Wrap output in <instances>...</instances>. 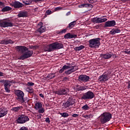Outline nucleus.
Segmentation results:
<instances>
[{
  "label": "nucleus",
  "instance_id": "obj_1",
  "mask_svg": "<svg viewBox=\"0 0 130 130\" xmlns=\"http://www.w3.org/2000/svg\"><path fill=\"white\" fill-rule=\"evenodd\" d=\"M15 48L18 52L22 54V55L19 57V59L24 60L25 58H29V57H31V55H33V51L29 50V49L26 46H17Z\"/></svg>",
  "mask_w": 130,
  "mask_h": 130
},
{
  "label": "nucleus",
  "instance_id": "obj_2",
  "mask_svg": "<svg viewBox=\"0 0 130 130\" xmlns=\"http://www.w3.org/2000/svg\"><path fill=\"white\" fill-rule=\"evenodd\" d=\"M15 93L16 95V99L18 102H20V103H26L29 101L28 100H25L24 98L25 94L21 90L19 89L16 90H15Z\"/></svg>",
  "mask_w": 130,
  "mask_h": 130
},
{
  "label": "nucleus",
  "instance_id": "obj_3",
  "mask_svg": "<svg viewBox=\"0 0 130 130\" xmlns=\"http://www.w3.org/2000/svg\"><path fill=\"white\" fill-rule=\"evenodd\" d=\"M111 118H112V115L110 113L105 112L101 114L100 121L102 124H104L110 121Z\"/></svg>",
  "mask_w": 130,
  "mask_h": 130
},
{
  "label": "nucleus",
  "instance_id": "obj_4",
  "mask_svg": "<svg viewBox=\"0 0 130 130\" xmlns=\"http://www.w3.org/2000/svg\"><path fill=\"white\" fill-rule=\"evenodd\" d=\"M101 40V39L100 38H96L90 40L88 41L89 47H91V48H99L101 44L100 43Z\"/></svg>",
  "mask_w": 130,
  "mask_h": 130
},
{
  "label": "nucleus",
  "instance_id": "obj_5",
  "mask_svg": "<svg viewBox=\"0 0 130 130\" xmlns=\"http://www.w3.org/2000/svg\"><path fill=\"white\" fill-rule=\"evenodd\" d=\"M75 104V100L73 98H69L66 102H64L62 104V108L66 109L70 108L71 106Z\"/></svg>",
  "mask_w": 130,
  "mask_h": 130
},
{
  "label": "nucleus",
  "instance_id": "obj_6",
  "mask_svg": "<svg viewBox=\"0 0 130 130\" xmlns=\"http://www.w3.org/2000/svg\"><path fill=\"white\" fill-rule=\"evenodd\" d=\"M14 23L11 22L10 19H4L0 21V27L7 28L8 27H13Z\"/></svg>",
  "mask_w": 130,
  "mask_h": 130
},
{
  "label": "nucleus",
  "instance_id": "obj_7",
  "mask_svg": "<svg viewBox=\"0 0 130 130\" xmlns=\"http://www.w3.org/2000/svg\"><path fill=\"white\" fill-rule=\"evenodd\" d=\"M94 97H95L94 92L89 90L83 94L81 99L83 100H91V99H93Z\"/></svg>",
  "mask_w": 130,
  "mask_h": 130
},
{
  "label": "nucleus",
  "instance_id": "obj_8",
  "mask_svg": "<svg viewBox=\"0 0 130 130\" xmlns=\"http://www.w3.org/2000/svg\"><path fill=\"white\" fill-rule=\"evenodd\" d=\"M70 90L68 88H60L57 90L54 91V94L59 96H66L69 94Z\"/></svg>",
  "mask_w": 130,
  "mask_h": 130
},
{
  "label": "nucleus",
  "instance_id": "obj_9",
  "mask_svg": "<svg viewBox=\"0 0 130 130\" xmlns=\"http://www.w3.org/2000/svg\"><path fill=\"white\" fill-rule=\"evenodd\" d=\"M29 119L27 116L24 115H20L17 119L16 120L17 123H19L20 124H23L25 123L27 121H29Z\"/></svg>",
  "mask_w": 130,
  "mask_h": 130
},
{
  "label": "nucleus",
  "instance_id": "obj_10",
  "mask_svg": "<svg viewBox=\"0 0 130 130\" xmlns=\"http://www.w3.org/2000/svg\"><path fill=\"white\" fill-rule=\"evenodd\" d=\"M50 44L52 48V51L56 50V49H60L63 47V45L58 42H54Z\"/></svg>",
  "mask_w": 130,
  "mask_h": 130
},
{
  "label": "nucleus",
  "instance_id": "obj_11",
  "mask_svg": "<svg viewBox=\"0 0 130 130\" xmlns=\"http://www.w3.org/2000/svg\"><path fill=\"white\" fill-rule=\"evenodd\" d=\"M89 80H90V77L86 75H81L78 79V81L80 83H87V82H89Z\"/></svg>",
  "mask_w": 130,
  "mask_h": 130
},
{
  "label": "nucleus",
  "instance_id": "obj_12",
  "mask_svg": "<svg viewBox=\"0 0 130 130\" xmlns=\"http://www.w3.org/2000/svg\"><path fill=\"white\" fill-rule=\"evenodd\" d=\"M11 7H13L14 9H20L24 7V5L19 1H14L12 4H10Z\"/></svg>",
  "mask_w": 130,
  "mask_h": 130
},
{
  "label": "nucleus",
  "instance_id": "obj_13",
  "mask_svg": "<svg viewBox=\"0 0 130 130\" xmlns=\"http://www.w3.org/2000/svg\"><path fill=\"white\" fill-rule=\"evenodd\" d=\"M8 109L5 107H2L0 108V118L1 117H4V116H6L7 114H8Z\"/></svg>",
  "mask_w": 130,
  "mask_h": 130
},
{
  "label": "nucleus",
  "instance_id": "obj_14",
  "mask_svg": "<svg viewBox=\"0 0 130 130\" xmlns=\"http://www.w3.org/2000/svg\"><path fill=\"white\" fill-rule=\"evenodd\" d=\"M109 80V78L108 77V75L106 74H103L102 76L99 77V81L101 82V83H103V82H107Z\"/></svg>",
  "mask_w": 130,
  "mask_h": 130
},
{
  "label": "nucleus",
  "instance_id": "obj_15",
  "mask_svg": "<svg viewBox=\"0 0 130 130\" xmlns=\"http://www.w3.org/2000/svg\"><path fill=\"white\" fill-rule=\"evenodd\" d=\"M116 24V23L114 20L108 21L105 22L104 27L105 28H106V27H113Z\"/></svg>",
  "mask_w": 130,
  "mask_h": 130
},
{
  "label": "nucleus",
  "instance_id": "obj_16",
  "mask_svg": "<svg viewBox=\"0 0 130 130\" xmlns=\"http://www.w3.org/2000/svg\"><path fill=\"white\" fill-rule=\"evenodd\" d=\"M11 84L10 83V80H7L4 84V89L7 93H10L11 90H10V87H11Z\"/></svg>",
  "mask_w": 130,
  "mask_h": 130
},
{
  "label": "nucleus",
  "instance_id": "obj_17",
  "mask_svg": "<svg viewBox=\"0 0 130 130\" xmlns=\"http://www.w3.org/2000/svg\"><path fill=\"white\" fill-rule=\"evenodd\" d=\"M1 43L2 44H4V45H8V44H14L15 42L14 41H12L11 39H5L2 41H1Z\"/></svg>",
  "mask_w": 130,
  "mask_h": 130
},
{
  "label": "nucleus",
  "instance_id": "obj_18",
  "mask_svg": "<svg viewBox=\"0 0 130 130\" xmlns=\"http://www.w3.org/2000/svg\"><path fill=\"white\" fill-rule=\"evenodd\" d=\"M38 26H40V28L38 29V32L40 33H43V32H45L46 28L45 27H43V23L42 22L39 23Z\"/></svg>",
  "mask_w": 130,
  "mask_h": 130
},
{
  "label": "nucleus",
  "instance_id": "obj_19",
  "mask_svg": "<svg viewBox=\"0 0 130 130\" xmlns=\"http://www.w3.org/2000/svg\"><path fill=\"white\" fill-rule=\"evenodd\" d=\"M101 57L104 58L105 59H108L112 56V54L110 53H106V54H101L100 55Z\"/></svg>",
  "mask_w": 130,
  "mask_h": 130
},
{
  "label": "nucleus",
  "instance_id": "obj_20",
  "mask_svg": "<svg viewBox=\"0 0 130 130\" xmlns=\"http://www.w3.org/2000/svg\"><path fill=\"white\" fill-rule=\"evenodd\" d=\"M74 37H77V35H73L70 32L66 34L64 36V38L65 39H72L73 38H74Z\"/></svg>",
  "mask_w": 130,
  "mask_h": 130
},
{
  "label": "nucleus",
  "instance_id": "obj_21",
  "mask_svg": "<svg viewBox=\"0 0 130 130\" xmlns=\"http://www.w3.org/2000/svg\"><path fill=\"white\" fill-rule=\"evenodd\" d=\"M117 33H120V29L119 28H113L110 31L111 35H115Z\"/></svg>",
  "mask_w": 130,
  "mask_h": 130
},
{
  "label": "nucleus",
  "instance_id": "obj_22",
  "mask_svg": "<svg viewBox=\"0 0 130 130\" xmlns=\"http://www.w3.org/2000/svg\"><path fill=\"white\" fill-rule=\"evenodd\" d=\"M17 16H18V18L27 17V16H28V12H27L26 11H25V12L22 11V12H19Z\"/></svg>",
  "mask_w": 130,
  "mask_h": 130
},
{
  "label": "nucleus",
  "instance_id": "obj_23",
  "mask_svg": "<svg viewBox=\"0 0 130 130\" xmlns=\"http://www.w3.org/2000/svg\"><path fill=\"white\" fill-rule=\"evenodd\" d=\"M78 8H93V5L90 4H83L78 6Z\"/></svg>",
  "mask_w": 130,
  "mask_h": 130
},
{
  "label": "nucleus",
  "instance_id": "obj_24",
  "mask_svg": "<svg viewBox=\"0 0 130 130\" xmlns=\"http://www.w3.org/2000/svg\"><path fill=\"white\" fill-rule=\"evenodd\" d=\"M44 51H48V52H51L52 51V49L51 48V44L49 45H45L44 47Z\"/></svg>",
  "mask_w": 130,
  "mask_h": 130
},
{
  "label": "nucleus",
  "instance_id": "obj_25",
  "mask_svg": "<svg viewBox=\"0 0 130 130\" xmlns=\"http://www.w3.org/2000/svg\"><path fill=\"white\" fill-rule=\"evenodd\" d=\"M87 86H79V85H77V87L76 88V90L78 91H85L87 89Z\"/></svg>",
  "mask_w": 130,
  "mask_h": 130
},
{
  "label": "nucleus",
  "instance_id": "obj_26",
  "mask_svg": "<svg viewBox=\"0 0 130 130\" xmlns=\"http://www.w3.org/2000/svg\"><path fill=\"white\" fill-rule=\"evenodd\" d=\"M35 109L36 110H38V109H40V108H42V104L40 102H37L35 104Z\"/></svg>",
  "mask_w": 130,
  "mask_h": 130
},
{
  "label": "nucleus",
  "instance_id": "obj_27",
  "mask_svg": "<svg viewBox=\"0 0 130 130\" xmlns=\"http://www.w3.org/2000/svg\"><path fill=\"white\" fill-rule=\"evenodd\" d=\"M77 21H74L72 22H71L69 24L68 26H67V28H69V29H72V28H73V27H75V25H76V23Z\"/></svg>",
  "mask_w": 130,
  "mask_h": 130
},
{
  "label": "nucleus",
  "instance_id": "obj_28",
  "mask_svg": "<svg viewBox=\"0 0 130 130\" xmlns=\"http://www.w3.org/2000/svg\"><path fill=\"white\" fill-rule=\"evenodd\" d=\"M32 2H33V0H25L23 1L22 3L24 4L25 6H29L32 4Z\"/></svg>",
  "mask_w": 130,
  "mask_h": 130
},
{
  "label": "nucleus",
  "instance_id": "obj_29",
  "mask_svg": "<svg viewBox=\"0 0 130 130\" xmlns=\"http://www.w3.org/2000/svg\"><path fill=\"white\" fill-rule=\"evenodd\" d=\"M11 10H12V8H11L9 6H6L3 8L1 11L2 12H8L9 11H11Z\"/></svg>",
  "mask_w": 130,
  "mask_h": 130
},
{
  "label": "nucleus",
  "instance_id": "obj_30",
  "mask_svg": "<svg viewBox=\"0 0 130 130\" xmlns=\"http://www.w3.org/2000/svg\"><path fill=\"white\" fill-rule=\"evenodd\" d=\"M85 48V46L83 45H81L79 47H76L74 48L75 50H76V51H80V50H82V49H84Z\"/></svg>",
  "mask_w": 130,
  "mask_h": 130
},
{
  "label": "nucleus",
  "instance_id": "obj_31",
  "mask_svg": "<svg viewBox=\"0 0 130 130\" xmlns=\"http://www.w3.org/2000/svg\"><path fill=\"white\" fill-rule=\"evenodd\" d=\"M91 21L93 23H97L98 24H99L100 23V18L99 17V18L94 17L92 19Z\"/></svg>",
  "mask_w": 130,
  "mask_h": 130
},
{
  "label": "nucleus",
  "instance_id": "obj_32",
  "mask_svg": "<svg viewBox=\"0 0 130 130\" xmlns=\"http://www.w3.org/2000/svg\"><path fill=\"white\" fill-rule=\"evenodd\" d=\"M52 13H53V11H52L50 10H47L46 11V14L44 16V18H46V17H47V15H51V14H52Z\"/></svg>",
  "mask_w": 130,
  "mask_h": 130
},
{
  "label": "nucleus",
  "instance_id": "obj_33",
  "mask_svg": "<svg viewBox=\"0 0 130 130\" xmlns=\"http://www.w3.org/2000/svg\"><path fill=\"white\" fill-rule=\"evenodd\" d=\"M47 78L50 79H54V78H55V75L53 73H50L47 75Z\"/></svg>",
  "mask_w": 130,
  "mask_h": 130
},
{
  "label": "nucleus",
  "instance_id": "obj_34",
  "mask_svg": "<svg viewBox=\"0 0 130 130\" xmlns=\"http://www.w3.org/2000/svg\"><path fill=\"white\" fill-rule=\"evenodd\" d=\"M21 108H22V106L14 107V108H13L12 110L14 111V112H18V111H19V110H20Z\"/></svg>",
  "mask_w": 130,
  "mask_h": 130
},
{
  "label": "nucleus",
  "instance_id": "obj_35",
  "mask_svg": "<svg viewBox=\"0 0 130 130\" xmlns=\"http://www.w3.org/2000/svg\"><path fill=\"white\" fill-rule=\"evenodd\" d=\"M64 73L66 75H71V74H72V73H74V72L73 71V70L71 69L70 70H68L67 71H65Z\"/></svg>",
  "mask_w": 130,
  "mask_h": 130
},
{
  "label": "nucleus",
  "instance_id": "obj_36",
  "mask_svg": "<svg viewBox=\"0 0 130 130\" xmlns=\"http://www.w3.org/2000/svg\"><path fill=\"white\" fill-rule=\"evenodd\" d=\"M82 109L83 110H89V109H90V107L88 106V105H85L82 107Z\"/></svg>",
  "mask_w": 130,
  "mask_h": 130
},
{
  "label": "nucleus",
  "instance_id": "obj_37",
  "mask_svg": "<svg viewBox=\"0 0 130 130\" xmlns=\"http://www.w3.org/2000/svg\"><path fill=\"white\" fill-rule=\"evenodd\" d=\"M60 115H61L62 117L66 118L69 116V114L67 112L61 113Z\"/></svg>",
  "mask_w": 130,
  "mask_h": 130
},
{
  "label": "nucleus",
  "instance_id": "obj_38",
  "mask_svg": "<svg viewBox=\"0 0 130 130\" xmlns=\"http://www.w3.org/2000/svg\"><path fill=\"white\" fill-rule=\"evenodd\" d=\"M71 69L72 70V71L73 72H76V71H77V70H78L79 68L78 67V66H72L71 67Z\"/></svg>",
  "mask_w": 130,
  "mask_h": 130
},
{
  "label": "nucleus",
  "instance_id": "obj_39",
  "mask_svg": "<svg viewBox=\"0 0 130 130\" xmlns=\"http://www.w3.org/2000/svg\"><path fill=\"white\" fill-rule=\"evenodd\" d=\"M83 117H84V118H86V119H89V118H92V117H93V115L92 114L84 115L83 116Z\"/></svg>",
  "mask_w": 130,
  "mask_h": 130
},
{
  "label": "nucleus",
  "instance_id": "obj_40",
  "mask_svg": "<svg viewBox=\"0 0 130 130\" xmlns=\"http://www.w3.org/2000/svg\"><path fill=\"white\" fill-rule=\"evenodd\" d=\"M106 21H107V18H100V23H103L104 22H106Z\"/></svg>",
  "mask_w": 130,
  "mask_h": 130
},
{
  "label": "nucleus",
  "instance_id": "obj_41",
  "mask_svg": "<svg viewBox=\"0 0 130 130\" xmlns=\"http://www.w3.org/2000/svg\"><path fill=\"white\" fill-rule=\"evenodd\" d=\"M45 111V109H44V108H41L40 109H39V110H38L39 113H44Z\"/></svg>",
  "mask_w": 130,
  "mask_h": 130
},
{
  "label": "nucleus",
  "instance_id": "obj_42",
  "mask_svg": "<svg viewBox=\"0 0 130 130\" xmlns=\"http://www.w3.org/2000/svg\"><path fill=\"white\" fill-rule=\"evenodd\" d=\"M67 30H68V27H67L66 29H63L60 31H59V34H63V33H66V32H67Z\"/></svg>",
  "mask_w": 130,
  "mask_h": 130
},
{
  "label": "nucleus",
  "instance_id": "obj_43",
  "mask_svg": "<svg viewBox=\"0 0 130 130\" xmlns=\"http://www.w3.org/2000/svg\"><path fill=\"white\" fill-rule=\"evenodd\" d=\"M63 68L64 70H68L69 69H72V66L65 65V66H63Z\"/></svg>",
  "mask_w": 130,
  "mask_h": 130
},
{
  "label": "nucleus",
  "instance_id": "obj_44",
  "mask_svg": "<svg viewBox=\"0 0 130 130\" xmlns=\"http://www.w3.org/2000/svg\"><path fill=\"white\" fill-rule=\"evenodd\" d=\"M28 92H29V93H33V92H34V89H33L32 88H27V89Z\"/></svg>",
  "mask_w": 130,
  "mask_h": 130
},
{
  "label": "nucleus",
  "instance_id": "obj_45",
  "mask_svg": "<svg viewBox=\"0 0 130 130\" xmlns=\"http://www.w3.org/2000/svg\"><path fill=\"white\" fill-rule=\"evenodd\" d=\"M66 71L65 69L63 68V67L59 70V74H62L63 72Z\"/></svg>",
  "mask_w": 130,
  "mask_h": 130
},
{
  "label": "nucleus",
  "instance_id": "obj_46",
  "mask_svg": "<svg viewBox=\"0 0 130 130\" xmlns=\"http://www.w3.org/2000/svg\"><path fill=\"white\" fill-rule=\"evenodd\" d=\"M34 85L35 84L33 82H28L27 83V86H34Z\"/></svg>",
  "mask_w": 130,
  "mask_h": 130
},
{
  "label": "nucleus",
  "instance_id": "obj_47",
  "mask_svg": "<svg viewBox=\"0 0 130 130\" xmlns=\"http://www.w3.org/2000/svg\"><path fill=\"white\" fill-rule=\"evenodd\" d=\"M8 80H5V79H3V80H0V83H3V84H4V85H5V84L6 83V82H7Z\"/></svg>",
  "mask_w": 130,
  "mask_h": 130
},
{
  "label": "nucleus",
  "instance_id": "obj_48",
  "mask_svg": "<svg viewBox=\"0 0 130 130\" xmlns=\"http://www.w3.org/2000/svg\"><path fill=\"white\" fill-rule=\"evenodd\" d=\"M19 130H28V128H27L26 127L22 126L19 129Z\"/></svg>",
  "mask_w": 130,
  "mask_h": 130
},
{
  "label": "nucleus",
  "instance_id": "obj_49",
  "mask_svg": "<svg viewBox=\"0 0 130 130\" xmlns=\"http://www.w3.org/2000/svg\"><path fill=\"white\" fill-rule=\"evenodd\" d=\"M35 3H39V2H44L45 0H32Z\"/></svg>",
  "mask_w": 130,
  "mask_h": 130
},
{
  "label": "nucleus",
  "instance_id": "obj_50",
  "mask_svg": "<svg viewBox=\"0 0 130 130\" xmlns=\"http://www.w3.org/2000/svg\"><path fill=\"white\" fill-rule=\"evenodd\" d=\"M60 10H61V8L60 7H56L54 9V11L56 12V11H59Z\"/></svg>",
  "mask_w": 130,
  "mask_h": 130
},
{
  "label": "nucleus",
  "instance_id": "obj_51",
  "mask_svg": "<svg viewBox=\"0 0 130 130\" xmlns=\"http://www.w3.org/2000/svg\"><path fill=\"white\" fill-rule=\"evenodd\" d=\"M127 89H128L129 90H130V80H129L127 82Z\"/></svg>",
  "mask_w": 130,
  "mask_h": 130
},
{
  "label": "nucleus",
  "instance_id": "obj_52",
  "mask_svg": "<svg viewBox=\"0 0 130 130\" xmlns=\"http://www.w3.org/2000/svg\"><path fill=\"white\" fill-rule=\"evenodd\" d=\"M124 53L126 54H130V51H128V50H125L124 51Z\"/></svg>",
  "mask_w": 130,
  "mask_h": 130
},
{
  "label": "nucleus",
  "instance_id": "obj_53",
  "mask_svg": "<svg viewBox=\"0 0 130 130\" xmlns=\"http://www.w3.org/2000/svg\"><path fill=\"white\" fill-rule=\"evenodd\" d=\"M16 84V81L15 80H10L9 81V84Z\"/></svg>",
  "mask_w": 130,
  "mask_h": 130
},
{
  "label": "nucleus",
  "instance_id": "obj_54",
  "mask_svg": "<svg viewBox=\"0 0 130 130\" xmlns=\"http://www.w3.org/2000/svg\"><path fill=\"white\" fill-rule=\"evenodd\" d=\"M45 121L46 122H48V123H49V122H50V120H49V118L48 117H47L45 119Z\"/></svg>",
  "mask_w": 130,
  "mask_h": 130
},
{
  "label": "nucleus",
  "instance_id": "obj_55",
  "mask_svg": "<svg viewBox=\"0 0 130 130\" xmlns=\"http://www.w3.org/2000/svg\"><path fill=\"white\" fill-rule=\"evenodd\" d=\"M29 48L30 49H36V46H31L30 47H29Z\"/></svg>",
  "mask_w": 130,
  "mask_h": 130
},
{
  "label": "nucleus",
  "instance_id": "obj_56",
  "mask_svg": "<svg viewBox=\"0 0 130 130\" xmlns=\"http://www.w3.org/2000/svg\"><path fill=\"white\" fill-rule=\"evenodd\" d=\"M78 116H79L78 114H74L72 115L73 117H78Z\"/></svg>",
  "mask_w": 130,
  "mask_h": 130
},
{
  "label": "nucleus",
  "instance_id": "obj_57",
  "mask_svg": "<svg viewBox=\"0 0 130 130\" xmlns=\"http://www.w3.org/2000/svg\"><path fill=\"white\" fill-rule=\"evenodd\" d=\"M0 6H2V7H4L5 6V3L0 2Z\"/></svg>",
  "mask_w": 130,
  "mask_h": 130
},
{
  "label": "nucleus",
  "instance_id": "obj_58",
  "mask_svg": "<svg viewBox=\"0 0 130 130\" xmlns=\"http://www.w3.org/2000/svg\"><path fill=\"white\" fill-rule=\"evenodd\" d=\"M89 3L90 4H94V0H89Z\"/></svg>",
  "mask_w": 130,
  "mask_h": 130
},
{
  "label": "nucleus",
  "instance_id": "obj_59",
  "mask_svg": "<svg viewBox=\"0 0 130 130\" xmlns=\"http://www.w3.org/2000/svg\"><path fill=\"white\" fill-rule=\"evenodd\" d=\"M0 77H4V73L2 72H0Z\"/></svg>",
  "mask_w": 130,
  "mask_h": 130
},
{
  "label": "nucleus",
  "instance_id": "obj_60",
  "mask_svg": "<svg viewBox=\"0 0 130 130\" xmlns=\"http://www.w3.org/2000/svg\"><path fill=\"white\" fill-rule=\"evenodd\" d=\"M70 15H71V12L70 11L66 14V16H70Z\"/></svg>",
  "mask_w": 130,
  "mask_h": 130
},
{
  "label": "nucleus",
  "instance_id": "obj_61",
  "mask_svg": "<svg viewBox=\"0 0 130 130\" xmlns=\"http://www.w3.org/2000/svg\"><path fill=\"white\" fill-rule=\"evenodd\" d=\"M40 97H42V98H44V95L42 93L40 94Z\"/></svg>",
  "mask_w": 130,
  "mask_h": 130
},
{
  "label": "nucleus",
  "instance_id": "obj_62",
  "mask_svg": "<svg viewBox=\"0 0 130 130\" xmlns=\"http://www.w3.org/2000/svg\"><path fill=\"white\" fill-rule=\"evenodd\" d=\"M111 54H112V56H113V57H115V58L116 57V55L112 54V53H111ZM114 55H115V56H114Z\"/></svg>",
  "mask_w": 130,
  "mask_h": 130
},
{
  "label": "nucleus",
  "instance_id": "obj_63",
  "mask_svg": "<svg viewBox=\"0 0 130 130\" xmlns=\"http://www.w3.org/2000/svg\"><path fill=\"white\" fill-rule=\"evenodd\" d=\"M37 11V8H35V9H34V11L35 12H36Z\"/></svg>",
  "mask_w": 130,
  "mask_h": 130
},
{
  "label": "nucleus",
  "instance_id": "obj_64",
  "mask_svg": "<svg viewBox=\"0 0 130 130\" xmlns=\"http://www.w3.org/2000/svg\"><path fill=\"white\" fill-rule=\"evenodd\" d=\"M122 2H127V0H121Z\"/></svg>",
  "mask_w": 130,
  "mask_h": 130
}]
</instances>
